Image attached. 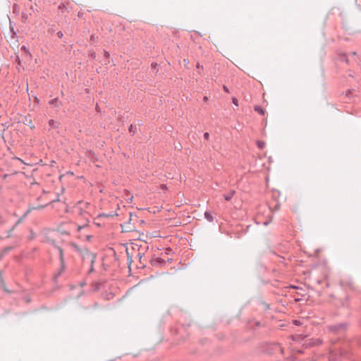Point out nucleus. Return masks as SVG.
Returning <instances> with one entry per match:
<instances>
[{"mask_svg":"<svg viewBox=\"0 0 361 361\" xmlns=\"http://www.w3.org/2000/svg\"><path fill=\"white\" fill-rule=\"evenodd\" d=\"M78 214L83 218V224L78 225L77 229L80 231L89 225L90 218L91 216V207L88 202H79Z\"/></svg>","mask_w":361,"mask_h":361,"instance_id":"nucleus-1","label":"nucleus"},{"mask_svg":"<svg viewBox=\"0 0 361 361\" xmlns=\"http://www.w3.org/2000/svg\"><path fill=\"white\" fill-rule=\"evenodd\" d=\"M321 343L319 339H311L305 341V345L307 346L317 345Z\"/></svg>","mask_w":361,"mask_h":361,"instance_id":"nucleus-2","label":"nucleus"},{"mask_svg":"<svg viewBox=\"0 0 361 361\" xmlns=\"http://www.w3.org/2000/svg\"><path fill=\"white\" fill-rule=\"evenodd\" d=\"M255 111L260 114L261 115H264V111L262 109V107L259 106H255Z\"/></svg>","mask_w":361,"mask_h":361,"instance_id":"nucleus-3","label":"nucleus"},{"mask_svg":"<svg viewBox=\"0 0 361 361\" xmlns=\"http://www.w3.org/2000/svg\"><path fill=\"white\" fill-rule=\"evenodd\" d=\"M234 191H231L228 195H224L225 200L227 201L230 200L234 195Z\"/></svg>","mask_w":361,"mask_h":361,"instance_id":"nucleus-4","label":"nucleus"},{"mask_svg":"<svg viewBox=\"0 0 361 361\" xmlns=\"http://www.w3.org/2000/svg\"><path fill=\"white\" fill-rule=\"evenodd\" d=\"M204 217L209 221H213V216L211 214L210 212H206L204 213Z\"/></svg>","mask_w":361,"mask_h":361,"instance_id":"nucleus-5","label":"nucleus"},{"mask_svg":"<svg viewBox=\"0 0 361 361\" xmlns=\"http://www.w3.org/2000/svg\"><path fill=\"white\" fill-rule=\"evenodd\" d=\"M257 144L260 149H263L265 146V142L263 141H257Z\"/></svg>","mask_w":361,"mask_h":361,"instance_id":"nucleus-6","label":"nucleus"},{"mask_svg":"<svg viewBox=\"0 0 361 361\" xmlns=\"http://www.w3.org/2000/svg\"><path fill=\"white\" fill-rule=\"evenodd\" d=\"M59 251L61 259L63 262V250H62V249L59 248Z\"/></svg>","mask_w":361,"mask_h":361,"instance_id":"nucleus-7","label":"nucleus"},{"mask_svg":"<svg viewBox=\"0 0 361 361\" xmlns=\"http://www.w3.org/2000/svg\"><path fill=\"white\" fill-rule=\"evenodd\" d=\"M232 101H233V103L235 105V106H238V99L235 97H233L232 99Z\"/></svg>","mask_w":361,"mask_h":361,"instance_id":"nucleus-8","label":"nucleus"},{"mask_svg":"<svg viewBox=\"0 0 361 361\" xmlns=\"http://www.w3.org/2000/svg\"><path fill=\"white\" fill-rule=\"evenodd\" d=\"M104 55L105 57L109 58V53L106 51H104Z\"/></svg>","mask_w":361,"mask_h":361,"instance_id":"nucleus-9","label":"nucleus"},{"mask_svg":"<svg viewBox=\"0 0 361 361\" xmlns=\"http://www.w3.org/2000/svg\"><path fill=\"white\" fill-rule=\"evenodd\" d=\"M223 89H224V90L226 92H227V93H228V92H229L228 88L226 86H225V85H224V86L223 87Z\"/></svg>","mask_w":361,"mask_h":361,"instance_id":"nucleus-10","label":"nucleus"},{"mask_svg":"<svg viewBox=\"0 0 361 361\" xmlns=\"http://www.w3.org/2000/svg\"><path fill=\"white\" fill-rule=\"evenodd\" d=\"M209 134L208 133H205L204 134V137L205 139H208V138H209Z\"/></svg>","mask_w":361,"mask_h":361,"instance_id":"nucleus-11","label":"nucleus"},{"mask_svg":"<svg viewBox=\"0 0 361 361\" xmlns=\"http://www.w3.org/2000/svg\"><path fill=\"white\" fill-rule=\"evenodd\" d=\"M196 68H197V69H199V68H203V66H201L199 63H197V65H196Z\"/></svg>","mask_w":361,"mask_h":361,"instance_id":"nucleus-12","label":"nucleus"},{"mask_svg":"<svg viewBox=\"0 0 361 361\" xmlns=\"http://www.w3.org/2000/svg\"><path fill=\"white\" fill-rule=\"evenodd\" d=\"M54 123H55V122H54L53 120H51V121H49V125H50L51 126H54Z\"/></svg>","mask_w":361,"mask_h":361,"instance_id":"nucleus-13","label":"nucleus"},{"mask_svg":"<svg viewBox=\"0 0 361 361\" xmlns=\"http://www.w3.org/2000/svg\"><path fill=\"white\" fill-rule=\"evenodd\" d=\"M14 228H15V227H13V228L9 231V233H8V237H10V236H11V231H13L14 230Z\"/></svg>","mask_w":361,"mask_h":361,"instance_id":"nucleus-14","label":"nucleus"},{"mask_svg":"<svg viewBox=\"0 0 361 361\" xmlns=\"http://www.w3.org/2000/svg\"><path fill=\"white\" fill-rule=\"evenodd\" d=\"M21 49H23V50H24V51H27V49H26V47H25V46H23V47H21Z\"/></svg>","mask_w":361,"mask_h":361,"instance_id":"nucleus-15","label":"nucleus"},{"mask_svg":"<svg viewBox=\"0 0 361 361\" xmlns=\"http://www.w3.org/2000/svg\"><path fill=\"white\" fill-rule=\"evenodd\" d=\"M44 207V206H39V207H37L36 209H42Z\"/></svg>","mask_w":361,"mask_h":361,"instance_id":"nucleus-16","label":"nucleus"},{"mask_svg":"<svg viewBox=\"0 0 361 361\" xmlns=\"http://www.w3.org/2000/svg\"><path fill=\"white\" fill-rule=\"evenodd\" d=\"M184 61H185V63H187V64L189 63V61L187 60H184Z\"/></svg>","mask_w":361,"mask_h":361,"instance_id":"nucleus-17","label":"nucleus"},{"mask_svg":"<svg viewBox=\"0 0 361 361\" xmlns=\"http://www.w3.org/2000/svg\"><path fill=\"white\" fill-rule=\"evenodd\" d=\"M204 101H207V97H204Z\"/></svg>","mask_w":361,"mask_h":361,"instance_id":"nucleus-18","label":"nucleus"},{"mask_svg":"<svg viewBox=\"0 0 361 361\" xmlns=\"http://www.w3.org/2000/svg\"><path fill=\"white\" fill-rule=\"evenodd\" d=\"M58 35H59V37L62 36L61 33H58Z\"/></svg>","mask_w":361,"mask_h":361,"instance_id":"nucleus-19","label":"nucleus"},{"mask_svg":"<svg viewBox=\"0 0 361 361\" xmlns=\"http://www.w3.org/2000/svg\"><path fill=\"white\" fill-rule=\"evenodd\" d=\"M132 200H133V196H131L130 198V201H132Z\"/></svg>","mask_w":361,"mask_h":361,"instance_id":"nucleus-20","label":"nucleus"}]
</instances>
